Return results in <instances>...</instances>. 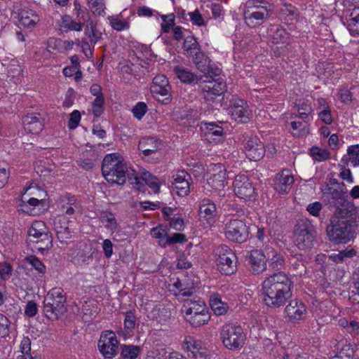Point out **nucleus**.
Listing matches in <instances>:
<instances>
[{
  "label": "nucleus",
  "instance_id": "1",
  "mask_svg": "<svg viewBox=\"0 0 359 359\" xmlns=\"http://www.w3.org/2000/svg\"><path fill=\"white\" fill-rule=\"evenodd\" d=\"M292 282L283 273H274L266 278L262 283L264 303L270 308H279L285 304L292 296Z\"/></svg>",
  "mask_w": 359,
  "mask_h": 359
},
{
  "label": "nucleus",
  "instance_id": "2",
  "mask_svg": "<svg viewBox=\"0 0 359 359\" xmlns=\"http://www.w3.org/2000/svg\"><path fill=\"white\" fill-rule=\"evenodd\" d=\"M102 175L109 182L123 184L126 182V175L131 180L130 184L140 186L142 184L140 178L130 177L126 164L117 154H107L102 161Z\"/></svg>",
  "mask_w": 359,
  "mask_h": 359
},
{
  "label": "nucleus",
  "instance_id": "3",
  "mask_svg": "<svg viewBox=\"0 0 359 359\" xmlns=\"http://www.w3.org/2000/svg\"><path fill=\"white\" fill-rule=\"evenodd\" d=\"M351 212L348 208H339L331 224L326 231L330 241L334 243H346L353 237L351 217Z\"/></svg>",
  "mask_w": 359,
  "mask_h": 359
},
{
  "label": "nucleus",
  "instance_id": "4",
  "mask_svg": "<svg viewBox=\"0 0 359 359\" xmlns=\"http://www.w3.org/2000/svg\"><path fill=\"white\" fill-rule=\"evenodd\" d=\"M66 297L60 287L50 290L44 298L43 312L50 320H56L65 311Z\"/></svg>",
  "mask_w": 359,
  "mask_h": 359
},
{
  "label": "nucleus",
  "instance_id": "5",
  "mask_svg": "<svg viewBox=\"0 0 359 359\" xmlns=\"http://www.w3.org/2000/svg\"><path fill=\"white\" fill-rule=\"evenodd\" d=\"M316 231L312 223L306 219H300L294 229V243L301 250L311 249L316 242Z\"/></svg>",
  "mask_w": 359,
  "mask_h": 359
},
{
  "label": "nucleus",
  "instance_id": "6",
  "mask_svg": "<svg viewBox=\"0 0 359 359\" xmlns=\"http://www.w3.org/2000/svg\"><path fill=\"white\" fill-rule=\"evenodd\" d=\"M226 172V170L224 165L220 163L212 165L208 172L207 184L205 189L208 191L216 193L219 197L225 196Z\"/></svg>",
  "mask_w": 359,
  "mask_h": 359
},
{
  "label": "nucleus",
  "instance_id": "7",
  "mask_svg": "<svg viewBox=\"0 0 359 359\" xmlns=\"http://www.w3.org/2000/svg\"><path fill=\"white\" fill-rule=\"evenodd\" d=\"M217 270L225 275H231L236 270V256L226 245H220L215 251Z\"/></svg>",
  "mask_w": 359,
  "mask_h": 359
},
{
  "label": "nucleus",
  "instance_id": "8",
  "mask_svg": "<svg viewBox=\"0 0 359 359\" xmlns=\"http://www.w3.org/2000/svg\"><path fill=\"white\" fill-rule=\"evenodd\" d=\"M221 337L224 346L231 350L242 346L245 341L242 327L233 323L226 324L222 327Z\"/></svg>",
  "mask_w": 359,
  "mask_h": 359
},
{
  "label": "nucleus",
  "instance_id": "9",
  "mask_svg": "<svg viewBox=\"0 0 359 359\" xmlns=\"http://www.w3.org/2000/svg\"><path fill=\"white\" fill-rule=\"evenodd\" d=\"M206 79L201 76L196 83L199 85L203 97L206 100H213L216 97L220 96L226 90V83L221 79Z\"/></svg>",
  "mask_w": 359,
  "mask_h": 359
},
{
  "label": "nucleus",
  "instance_id": "10",
  "mask_svg": "<svg viewBox=\"0 0 359 359\" xmlns=\"http://www.w3.org/2000/svg\"><path fill=\"white\" fill-rule=\"evenodd\" d=\"M224 233L226 238L230 241L243 243L248 238L249 231L243 220L232 219L226 224Z\"/></svg>",
  "mask_w": 359,
  "mask_h": 359
},
{
  "label": "nucleus",
  "instance_id": "11",
  "mask_svg": "<svg viewBox=\"0 0 359 359\" xmlns=\"http://www.w3.org/2000/svg\"><path fill=\"white\" fill-rule=\"evenodd\" d=\"M118 344L114 332L106 331L100 335L97 346L105 358H111L116 354Z\"/></svg>",
  "mask_w": 359,
  "mask_h": 359
},
{
  "label": "nucleus",
  "instance_id": "12",
  "mask_svg": "<svg viewBox=\"0 0 359 359\" xmlns=\"http://www.w3.org/2000/svg\"><path fill=\"white\" fill-rule=\"evenodd\" d=\"M233 191L235 194L241 198L247 199L254 196L255 187L245 175H239L233 181Z\"/></svg>",
  "mask_w": 359,
  "mask_h": 359
},
{
  "label": "nucleus",
  "instance_id": "13",
  "mask_svg": "<svg viewBox=\"0 0 359 359\" xmlns=\"http://www.w3.org/2000/svg\"><path fill=\"white\" fill-rule=\"evenodd\" d=\"M45 121V114H27L22 118L24 129L29 133L38 135L43 129Z\"/></svg>",
  "mask_w": 359,
  "mask_h": 359
},
{
  "label": "nucleus",
  "instance_id": "14",
  "mask_svg": "<svg viewBox=\"0 0 359 359\" xmlns=\"http://www.w3.org/2000/svg\"><path fill=\"white\" fill-rule=\"evenodd\" d=\"M246 156L252 161L261 160L265 154V148L260 140L255 136L250 137L245 144Z\"/></svg>",
  "mask_w": 359,
  "mask_h": 359
},
{
  "label": "nucleus",
  "instance_id": "15",
  "mask_svg": "<svg viewBox=\"0 0 359 359\" xmlns=\"http://www.w3.org/2000/svg\"><path fill=\"white\" fill-rule=\"evenodd\" d=\"M271 15V12L267 8H258V11L245 9L244 18L248 26L255 27L264 22Z\"/></svg>",
  "mask_w": 359,
  "mask_h": 359
},
{
  "label": "nucleus",
  "instance_id": "16",
  "mask_svg": "<svg viewBox=\"0 0 359 359\" xmlns=\"http://www.w3.org/2000/svg\"><path fill=\"white\" fill-rule=\"evenodd\" d=\"M294 183L293 176L289 170H283L275 177V189L281 194H287Z\"/></svg>",
  "mask_w": 359,
  "mask_h": 359
},
{
  "label": "nucleus",
  "instance_id": "17",
  "mask_svg": "<svg viewBox=\"0 0 359 359\" xmlns=\"http://www.w3.org/2000/svg\"><path fill=\"white\" fill-rule=\"evenodd\" d=\"M230 112L238 122L246 123L250 119V111L244 100H235L231 106Z\"/></svg>",
  "mask_w": 359,
  "mask_h": 359
},
{
  "label": "nucleus",
  "instance_id": "18",
  "mask_svg": "<svg viewBox=\"0 0 359 359\" xmlns=\"http://www.w3.org/2000/svg\"><path fill=\"white\" fill-rule=\"evenodd\" d=\"M189 175L184 170L177 172L172 176V187L180 196H187L190 192V185L188 181Z\"/></svg>",
  "mask_w": 359,
  "mask_h": 359
},
{
  "label": "nucleus",
  "instance_id": "19",
  "mask_svg": "<svg viewBox=\"0 0 359 359\" xmlns=\"http://www.w3.org/2000/svg\"><path fill=\"white\" fill-rule=\"evenodd\" d=\"M285 311L290 320L294 323L303 319L306 315V306L297 299L290 301Z\"/></svg>",
  "mask_w": 359,
  "mask_h": 359
},
{
  "label": "nucleus",
  "instance_id": "20",
  "mask_svg": "<svg viewBox=\"0 0 359 359\" xmlns=\"http://www.w3.org/2000/svg\"><path fill=\"white\" fill-rule=\"evenodd\" d=\"M42 237V243L48 245L50 242V234L46 227L45 223L42 221H35L32 223L28 231L29 242H36L37 236Z\"/></svg>",
  "mask_w": 359,
  "mask_h": 359
},
{
  "label": "nucleus",
  "instance_id": "21",
  "mask_svg": "<svg viewBox=\"0 0 359 359\" xmlns=\"http://www.w3.org/2000/svg\"><path fill=\"white\" fill-rule=\"evenodd\" d=\"M54 228L58 240L62 243H67L72 238L69 220L65 217H57L54 221Z\"/></svg>",
  "mask_w": 359,
  "mask_h": 359
},
{
  "label": "nucleus",
  "instance_id": "22",
  "mask_svg": "<svg viewBox=\"0 0 359 359\" xmlns=\"http://www.w3.org/2000/svg\"><path fill=\"white\" fill-rule=\"evenodd\" d=\"M248 259L251 265V270L252 273L259 274L266 269V257L261 250H252L250 253Z\"/></svg>",
  "mask_w": 359,
  "mask_h": 359
},
{
  "label": "nucleus",
  "instance_id": "23",
  "mask_svg": "<svg viewBox=\"0 0 359 359\" xmlns=\"http://www.w3.org/2000/svg\"><path fill=\"white\" fill-rule=\"evenodd\" d=\"M170 87L168 79L164 75H157L153 79L151 90L153 93L161 96L169 95Z\"/></svg>",
  "mask_w": 359,
  "mask_h": 359
},
{
  "label": "nucleus",
  "instance_id": "24",
  "mask_svg": "<svg viewBox=\"0 0 359 359\" xmlns=\"http://www.w3.org/2000/svg\"><path fill=\"white\" fill-rule=\"evenodd\" d=\"M183 309L185 313V318L208 311L205 302L201 299L197 301L192 299L186 300Z\"/></svg>",
  "mask_w": 359,
  "mask_h": 359
},
{
  "label": "nucleus",
  "instance_id": "25",
  "mask_svg": "<svg viewBox=\"0 0 359 359\" xmlns=\"http://www.w3.org/2000/svg\"><path fill=\"white\" fill-rule=\"evenodd\" d=\"M268 31L273 43H285L288 40L289 34L279 25H271Z\"/></svg>",
  "mask_w": 359,
  "mask_h": 359
},
{
  "label": "nucleus",
  "instance_id": "26",
  "mask_svg": "<svg viewBox=\"0 0 359 359\" xmlns=\"http://www.w3.org/2000/svg\"><path fill=\"white\" fill-rule=\"evenodd\" d=\"M68 256L71 262L78 265L88 264L92 259V255H88L83 250L77 247L70 249Z\"/></svg>",
  "mask_w": 359,
  "mask_h": 359
},
{
  "label": "nucleus",
  "instance_id": "27",
  "mask_svg": "<svg viewBox=\"0 0 359 359\" xmlns=\"http://www.w3.org/2000/svg\"><path fill=\"white\" fill-rule=\"evenodd\" d=\"M192 59L196 68L200 72L206 74H210L212 72L210 65V60L202 51L193 56Z\"/></svg>",
  "mask_w": 359,
  "mask_h": 359
},
{
  "label": "nucleus",
  "instance_id": "28",
  "mask_svg": "<svg viewBox=\"0 0 359 359\" xmlns=\"http://www.w3.org/2000/svg\"><path fill=\"white\" fill-rule=\"evenodd\" d=\"M347 27L352 35H359V7L348 11Z\"/></svg>",
  "mask_w": 359,
  "mask_h": 359
},
{
  "label": "nucleus",
  "instance_id": "29",
  "mask_svg": "<svg viewBox=\"0 0 359 359\" xmlns=\"http://www.w3.org/2000/svg\"><path fill=\"white\" fill-rule=\"evenodd\" d=\"M158 142L153 137L143 138L140 141L138 149L145 156H149L158 149Z\"/></svg>",
  "mask_w": 359,
  "mask_h": 359
},
{
  "label": "nucleus",
  "instance_id": "30",
  "mask_svg": "<svg viewBox=\"0 0 359 359\" xmlns=\"http://www.w3.org/2000/svg\"><path fill=\"white\" fill-rule=\"evenodd\" d=\"M184 48L187 55L191 57L201 51L200 45L194 36H188L185 39Z\"/></svg>",
  "mask_w": 359,
  "mask_h": 359
},
{
  "label": "nucleus",
  "instance_id": "31",
  "mask_svg": "<svg viewBox=\"0 0 359 359\" xmlns=\"http://www.w3.org/2000/svg\"><path fill=\"white\" fill-rule=\"evenodd\" d=\"M185 318L193 327H198L206 324L210 319V316L208 311H207L192 316H187Z\"/></svg>",
  "mask_w": 359,
  "mask_h": 359
},
{
  "label": "nucleus",
  "instance_id": "32",
  "mask_svg": "<svg viewBox=\"0 0 359 359\" xmlns=\"http://www.w3.org/2000/svg\"><path fill=\"white\" fill-rule=\"evenodd\" d=\"M20 21L25 27H31L39 21L38 16L30 10H22L20 14Z\"/></svg>",
  "mask_w": 359,
  "mask_h": 359
},
{
  "label": "nucleus",
  "instance_id": "33",
  "mask_svg": "<svg viewBox=\"0 0 359 359\" xmlns=\"http://www.w3.org/2000/svg\"><path fill=\"white\" fill-rule=\"evenodd\" d=\"M100 221L104 225L105 228L114 232L118 227L117 221L114 215L107 211H103L100 215Z\"/></svg>",
  "mask_w": 359,
  "mask_h": 359
},
{
  "label": "nucleus",
  "instance_id": "34",
  "mask_svg": "<svg viewBox=\"0 0 359 359\" xmlns=\"http://www.w3.org/2000/svg\"><path fill=\"white\" fill-rule=\"evenodd\" d=\"M135 320L136 318L133 312H126L124 320V330L118 332L119 336L126 338L128 334H130L135 328Z\"/></svg>",
  "mask_w": 359,
  "mask_h": 359
},
{
  "label": "nucleus",
  "instance_id": "35",
  "mask_svg": "<svg viewBox=\"0 0 359 359\" xmlns=\"http://www.w3.org/2000/svg\"><path fill=\"white\" fill-rule=\"evenodd\" d=\"M216 211V205L211 203L209 199H203L200 205L199 212L200 215H203L208 219L214 216Z\"/></svg>",
  "mask_w": 359,
  "mask_h": 359
},
{
  "label": "nucleus",
  "instance_id": "36",
  "mask_svg": "<svg viewBox=\"0 0 359 359\" xmlns=\"http://www.w3.org/2000/svg\"><path fill=\"white\" fill-rule=\"evenodd\" d=\"M328 194L330 195V200H332L331 203H333L334 205L337 206L339 208H344V193L337 189L330 188Z\"/></svg>",
  "mask_w": 359,
  "mask_h": 359
},
{
  "label": "nucleus",
  "instance_id": "37",
  "mask_svg": "<svg viewBox=\"0 0 359 359\" xmlns=\"http://www.w3.org/2000/svg\"><path fill=\"white\" fill-rule=\"evenodd\" d=\"M174 72L177 74V77L184 83H191L195 80H198L199 79L195 76L192 72L179 66L174 68Z\"/></svg>",
  "mask_w": 359,
  "mask_h": 359
},
{
  "label": "nucleus",
  "instance_id": "38",
  "mask_svg": "<svg viewBox=\"0 0 359 359\" xmlns=\"http://www.w3.org/2000/svg\"><path fill=\"white\" fill-rule=\"evenodd\" d=\"M142 180L154 191V193L159 192V181L156 176L147 171H144L142 173Z\"/></svg>",
  "mask_w": 359,
  "mask_h": 359
},
{
  "label": "nucleus",
  "instance_id": "39",
  "mask_svg": "<svg viewBox=\"0 0 359 359\" xmlns=\"http://www.w3.org/2000/svg\"><path fill=\"white\" fill-rule=\"evenodd\" d=\"M354 350L350 344H344L340 351L332 359H353Z\"/></svg>",
  "mask_w": 359,
  "mask_h": 359
},
{
  "label": "nucleus",
  "instance_id": "40",
  "mask_svg": "<svg viewBox=\"0 0 359 359\" xmlns=\"http://www.w3.org/2000/svg\"><path fill=\"white\" fill-rule=\"evenodd\" d=\"M205 136L207 139H210L213 136L220 137L224 134V129L222 126L215 123H205Z\"/></svg>",
  "mask_w": 359,
  "mask_h": 359
},
{
  "label": "nucleus",
  "instance_id": "41",
  "mask_svg": "<svg viewBox=\"0 0 359 359\" xmlns=\"http://www.w3.org/2000/svg\"><path fill=\"white\" fill-rule=\"evenodd\" d=\"M140 348L137 346H121V355L124 359H135L137 357Z\"/></svg>",
  "mask_w": 359,
  "mask_h": 359
},
{
  "label": "nucleus",
  "instance_id": "42",
  "mask_svg": "<svg viewBox=\"0 0 359 359\" xmlns=\"http://www.w3.org/2000/svg\"><path fill=\"white\" fill-rule=\"evenodd\" d=\"M85 33L89 37L90 43L94 44L102 37V33L95 28L93 23L86 25Z\"/></svg>",
  "mask_w": 359,
  "mask_h": 359
},
{
  "label": "nucleus",
  "instance_id": "43",
  "mask_svg": "<svg viewBox=\"0 0 359 359\" xmlns=\"http://www.w3.org/2000/svg\"><path fill=\"white\" fill-rule=\"evenodd\" d=\"M210 306L217 315H222L226 311V304L222 302L221 299L217 297H212L210 298Z\"/></svg>",
  "mask_w": 359,
  "mask_h": 359
},
{
  "label": "nucleus",
  "instance_id": "44",
  "mask_svg": "<svg viewBox=\"0 0 359 359\" xmlns=\"http://www.w3.org/2000/svg\"><path fill=\"white\" fill-rule=\"evenodd\" d=\"M201 341L194 339L191 336H187L184 339V348L187 351H189L191 355L194 351L201 348Z\"/></svg>",
  "mask_w": 359,
  "mask_h": 359
},
{
  "label": "nucleus",
  "instance_id": "45",
  "mask_svg": "<svg viewBox=\"0 0 359 359\" xmlns=\"http://www.w3.org/2000/svg\"><path fill=\"white\" fill-rule=\"evenodd\" d=\"M312 157L318 161H325L330 158V152L327 149H322L318 147H313L311 149Z\"/></svg>",
  "mask_w": 359,
  "mask_h": 359
},
{
  "label": "nucleus",
  "instance_id": "46",
  "mask_svg": "<svg viewBox=\"0 0 359 359\" xmlns=\"http://www.w3.org/2000/svg\"><path fill=\"white\" fill-rule=\"evenodd\" d=\"M348 160L351 162V163L354 165H359V146L358 145H353L348 147Z\"/></svg>",
  "mask_w": 359,
  "mask_h": 359
},
{
  "label": "nucleus",
  "instance_id": "47",
  "mask_svg": "<svg viewBox=\"0 0 359 359\" xmlns=\"http://www.w3.org/2000/svg\"><path fill=\"white\" fill-rule=\"evenodd\" d=\"M88 3L93 13L97 15H102L104 13V0H88Z\"/></svg>",
  "mask_w": 359,
  "mask_h": 359
},
{
  "label": "nucleus",
  "instance_id": "48",
  "mask_svg": "<svg viewBox=\"0 0 359 359\" xmlns=\"http://www.w3.org/2000/svg\"><path fill=\"white\" fill-rule=\"evenodd\" d=\"M26 260L40 273L43 274L46 272V266L36 257L28 256L26 257Z\"/></svg>",
  "mask_w": 359,
  "mask_h": 359
},
{
  "label": "nucleus",
  "instance_id": "49",
  "mask_svg": "<svg viewBox=\"0 0 359 359\" xmlns=\"http://www.w3.org/2000/svg\"><path fill=\"white\" fill-rule=\"evenodd\" d=\"M22 72V69L20 67V65L18 63V62L14 61L11 65L9 66L8 74V77H11V79H16L17 81L19 80L18 77L21 75Z\"/></svg>",
  "mask_w": 359,
  "mask_h": 359
},
{
  "label": "nucleus",
  "instance_id": "50",
  "mask_svg": "<svg viewBox=\"0 0 359 359\" xmlns=\"http://www.w3.org/2000/svg\"><path fill=\"white\" fill-rule=\"evenodd\" d=\"M42 237L39 236L36 238V242H29L31 245H32V248H35L36 250L43 252V251L48 250L49 248L52 247V237L50 235V242L48 245H46L42 242Z\"/></svg>",
  "mask_w": 359,
  "mask_h": 359
},
{
  "label": "nucleus",
  "instance_id": "51",
  "mask_svg": "<svg viewBox=\"0 0 359 359\" xmlns=\"http://www.w3.org/2000/svg\"><path fill=\"white\" fill-rule=\"evenodd\" d=\"M269 259L271 260L269 266L274 270L280 269L284 264V259L283 256L276 252L273 255L272 257H270L269 255Z\"/></svg>",
  "mask_w": 359,
  "mask_h": 359
},
{
  "label": "nucleus",
  "instance_id": "52",
  "mask_svg": "<svg viewBox=\"0 0 359 359\" xmlns=\"http://www.w3.org/2000/svg\"><path fill=\"white\" fill-rule=\"evenodd\" d=\"M135 118L140 120L147 111V106L144 102H138L132 110Z\"/></svg>",
  "mask_w": 359,
  "mask_h": 359
},
{
  "label": "nucleus",
  "instance_id": "53",
  "mask_svg": "<svg viewBox=\"0 0 359 359\" xmlns=\"http://www.w3.org/2000/svg\"><path fill=\"white\" fill-rule=\"evenodd\" d=\"M104 104V97H96L93 102V113L95 116H100L103 112V106Z\"/></svg>",
  "mask_w": 359,
  "mask_h": 359
},
{
  "label": "nucleus",
  "instance_id": "54",
  "mask_svg": "<svg viewBox=\"0 0 359 359\" xmlns=\"http://www.w3.org/2000/svg\"><path fill=\"white\" fill-rule=\"evenodd\" d=\"M280 13L283 15L287 18V20H293L297 18V13L295 9L290 5H285L281 8Z\"/></svg>",
  "mask_w": 359,
  "mask_h": 359
},
{
  "label": "nucleus",
  "instance_id": "55",
  "mask_svg": "<svg viewBox=\"0 0 359 359\" xmlns=\"http://www.w3.org/2000/svg\"><path fill=\"white\" fill-rule=\"evenodd\" d=\"M63 27L68 28L69 29L73 30V31H81L82 29V24L76 22L75 21L72 20L71 19H69V17L65 16L63 19Z\"/></svg>",
  "mask_w": 359,
  "mask_h": 359
},
{
  "label": "nucleus",
  "instance_id": "56",
  "mask_svg": "<svg viewBox=\"0 0 359 359\" xmlns=\"http://www.w3.org/2000/svg\"><path fill=\"white\" fill-rule=\"evenodd\" d=\"M151 234L154 238L161 239V241H160L161 245H162L165 242V240H166L168 237L166 230L163 229L160 227L153 228L151 231Z\"/></svg>",
  "mask_w": 359,
  "mask_h": 359
},
{
  "label": "nucleus",
  "instance_id": "57",
  "mask_svg": "<svg viewBox=\"0 0 359 359\" xmlns=\"http://www.w3.org/2000/svg\"><path fill=\"white\" fill-rule=\"evenodd\" d=\"M81 120V114L78 110H74L70 114V118L68 122V126L70 129L76 128Z\"/></svg>",
  "mask_w": 359,
  "mask_h": 359
},
{
  "label": "nucleus",
  "instance_id": "58",
  "mask_svg": "<svg viewBox=\"0 0 359 359\" xmlns=\"http://www.w3.org/2000/svg\"><path fill=\"white\" fill-rule=\"evenodd\" d=\"M186 241V237L184 234L182 233H175L172 236L167 237V239L165 240V242L162 244L163 246H165L166 244L171 243H184Z\"/></svg>",
  "mask_w": 359,
  "mask_h": 359
},
{
  "label": "nucleus",
  "instance_id": "59",
  "mask_svg": "<svg viewBox=\"0 0 359 359\" xmlns=\"http://www.w3.org/2000/svg\"><path fill=\"white\" fill-rule=\"evenodd\" d=\"M25 196H22V203L20 204V205L23 208H25V209H23L24 211H26V212H29V210L27 208V206L28 205H31V206H36V205H39L40 203H41L43 202V199H38V198H30L29 199H27V201H25Z\"/></svg>",
  "mask_w": 359,
  "mask_h": 359
},
{
  "label": "nucleus",
  "instance_id": "60",
  "mask_svg": "<svg viewBox=\"0 0 359 359\" xmlns=\"http://www.w3.org/2000/svg\"><path fill=\"white\" fill-rule=\"evenodd\" d=\"M111 26L117 31H121L129 27V25L126 22L121 21L118 18H112L110 19Z\"/></svg>",
  "mask_w": 359,
  "mask_h": 359
},
{
  "label": "nucleus",
  "instance_id": "61",
  "mask_svg": "<svg viewBox=\"0 0 359 359\" xmlns=\"http://www.w3.org/2000/svg\"><path fill=\"white\" fill-rule=\"evenodd\" d=\"M8 320L0 313V337H4L8 334Z\"/></svg>",
  "mask_w": 359,
  "mask_h": 359
},
{
  "label": "nucleus",
  "instance_id": "62",
  "mask_svg": "<svg viewBox=\"0 0 359 359\" xmlns=\"http://www.w3.org/2000/svg\"><path fill=\"white\" fill-rule=\"evenodd\" d=\"M318 115L322 121L325 124H331L332 123V118L330 109H323L319 111Z\"/></svg>",
  "mask_w": 359,
  "mask_h": 359
},
{
  "label": "nucleus",
  "instance_id": "63",
  "mask_svg": "<svg viewBox=\"0 0 359 359\" xmlns=\"http://www.w3.org/2000/svg\"><path fill=\"white\" fill-rule=\"evenodd\" d=\"M352 280L354 287V290H353L352 292L359 297V268L355 269L353 271Z\"/></svg>",
  "mask_w": 359,
  "mask_h": 359
},
{
  "label": "nucleus",
  "instance_id": "64",
  "mask_svg": "<svg viewBox=\"0 0 359 359\" xmlns=\"http://www.w3.org/2000/svg\"><path fill=\"white\" fill-rule=\"evenodd\" d=\"M208 355V351L205 348L202 347L201 344V348L194 351L191 356L195 359H206Z\"/></svg>",
  "mask_w": 359,
  "mask_h": 359
}]
</instances>
